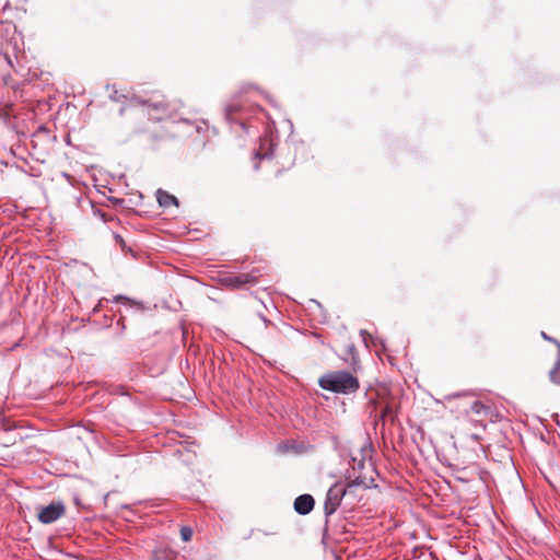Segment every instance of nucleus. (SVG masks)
Segmentation results:
<instances>
[{
  "label": "nucleus",
  "instance_id": "1",
  "mask_svg": "<svg viewBox=\"0 0 560 560\" xmlns=\"http://www.w3.org/2000/svg\"><path fill=\"white\" fill-rule=\"evenodd\" d=\"M318 385L325 390L348 395L359 389L360 382L358 377L350 372L332 371L320 376Z\"/></svg>",
  "mask_w": 560,
  "mask_h": 560
},
{
  "label": "nucleus",
  "instance_id": "2",
  "mask_svg": "<svg viewBox=\"0 0 560 560\" xmlns=\"http://www.w3.org/2000/svg\"><path fill=\"white\" fill-rule=\"evenodd\" d=\"M370 404L374 409H381L380 419L382 421H394L396 402L390 389L381 385L374 390V396L370 397Z\"/></svg>",
  "mask_w": 560,
  "mask_h": 560
},
{
  "label": "nucleus",
  "instance_id": "3",
  "mask_svg": "<svg viewBox=\"0 0 560 560\" xmlns=\"http://www.w3.org/2000/svg\"><path fill=\"white\" fill-rule=\"evenodd\" d=\"M492 415V406L489 401L475 400L469 408L465 410V416L469 418L474 425L486 428L485 420Z\"/></svg>",
  "mask_w": 560,
  "mask_h": 560
},
{
  "label": "nucleus",
  "instance_id": "4",
  "mask_svg": "<svg viewBox=\"0 0 560 560\" xmlns=\"http://www.w3.org/2000/svg\"><path fill=\"white\" fill-rule=\"evenodd\" d=\"M349 494V489L340 483L331 486L327 492L324 503V512L326 516L334 514L340 506L345 495Z\"/></svg>",
  "mask_w": 560,
  "mask_h": 560
},
{
  "label": "nucleus",
  "instance_id": "5",
  "mask_svg": "<svg viewBox=\"0 0 560 560\" xmlns=\"http://www.w3.org/2000/svg\"><path fill=\"white\" fill-rule=\"evenodd\" d=\"M259 275L257 270H253L248 273H237V275H229L221 279L223 285L229 287L231 289H243L248 284H256Z\"/></svg>",
  "mask_w": 560,
  "mask_h": 560
},
{
  "label": "nucleus",
  "instance_id": "6",
  "mask_svg": "<svg viewBox=\"0 0 560 560\" xmlns=\"http://www.w3.org/2000/svg\"><path fill=\"white\" fill-rule=\"evenodd\" d=\"M65 513V506L60 502H52L43 508L38 513V520L43 524H50L60 518Z\"/></svg>",
  "mask_w": 560,
  "mask_h": 560
},
{
  "label": "nucleus",
  "instance_id": "7",
  "mask_svg": "<svg viewBox=\"0 0 560 560\" xmlns=\"http://www.w3.org/2000/svg\"><path fill=\"white\" fill-rule=\"evenodd\" d=\"M294 510L300 515H306L312 512L315 500L311 494H301L294 500Z\"/></svg>",
  "mask_w": 560,
  "mask_h": 560
},
{
  "label": "nucleus",
  "instance_id": "8",
  "mask_svg": "<svg viewBox=\"0 0 560 560\" xmlns=\"http://www.w3.org/2000/svg\"><path fill=\"white\" fill-rule=\"evenodd\" d=\"M374 485V479L373 478H366V477H362V476H359L352 480H350L346 486L345 488H348L349 489V494L353 493V489L354 488H362V489H370L372 486Z\"/></svg>",
  "mask_w": 560,
  "mask_h": 560
},
{
  "label": "nucleus",
  "instance_id": "9",
  "mask_svg": "<svg viewBox=\"0 0 560 560\" xmlns=\"http://www.w3.org/2000/svg\"><path fill=\"white\" fill-rule=\"evenodd\" d=\"M156 197H158V201H159L160 206H162V207L168 208L173 205L178 206V201H177L176 197L168 194L167 191L159 189Z\"/></svg>",
  "mask_w": 560,
  "mask_h": 560
},
{
  "label": "nucleus",
  "instance_id": "10",
  "mask_svg": "<svg viewBox=\"0 0 560 560\" xmlns=\"http://www.w3.org/2000/svg\"><path fill=\"white\" fill-rule=\"evenodd\" d=\"M549 378L553 384L560 385V361H557L550 370Z\"/></svg>",
  "mask_w": 560,
  "mask_h": 560
},
{
  "label": "nucleus",
  "instance_id": "11",
  "mask_svg": "<svg viewBox=\"0 0 560 560\" xmlns=\"http://www.w3.org/2000/svg\"><path fill=\"white\" fill-rule=\"evenodd\" d=\"M152 560H173V556L166 550H158L153 553Z\"/></svg>",
  "mask_w": 560,
  "mask_h": 560
},
{
  "label": "nucleus",
  "instance_id": "12",
  "mask_svg": "<svg viewBox=\"0 0 560 560\" xmlns=\"http://www.w3.org/2000/svg\"><path fill=\"white\" fill-rule=\"evenodd\" d=\"M192 534H194L192 528L189 526H183L180 528V537L186 542L191 540Z\"/></svg>",
  "mask_w": 560,
  "mask_h": 560
},
{
  "label": "nucleus",
  "instance_id": "13",
  "mask_svg": "<svg viewBox=\"0 0 560 560\" xmlns=\"http://www.w3.org/2000/svg\"><path fill=\"white\" fill-rule=\"evenodd\" d=\"M153 107H154L155 109H165V108H166V104H165L164 102H159V103H155V104L153 105Z\"/></svg>",
  "mask_w": 560,
  "mask_h": 560
},
{
  "label": "nucleus",
  "instance_id": "14",
  "mask_svg": "<svg viewBox=\"0 0 560 560\" xmlns=\"http://www.w3.org/2000/svg\"><path fill=\"white\" fill-rule=\"evenodd\" d=\"M115 240H116V242H117L121 247H124V246H125V241H124V238H122L120 235L116 234V235H115Z\"/></svg>",
  "mask_w": 560,
  "mask_h": 560
},
{
  "label": "nucleus",
  "instance_id": "15",
  "mask_svg": "<svg viewBox=\"0 0 560 560\" xmlns=\"http://www.w3.org/2000/svg\"><path fill=\"white\" fill-rule=\"evenodd\" d=\"M541 336H542V338H544V339H546V340H549V341H553V342H556L553 339H551L550 337H548V335H546L545 332H541Z\"/></svg>",
  "mask_w": 560,
  "mask_h": 560
},
{
  "label": "nucleus",
  "instance_id": "16",
  "mask_svg": "<svg viewBox=\"0 0 560 560\" xmlns=\"http://www.w3.org/2000/svg\"><path fill=\"white\" fill-rule=\"evenodd\" d=\"M254 532H255V529H250V530L248 532V534H247L244 538H245V539L250 538V537L253 536Z\"/></svg>",
  "mask_w": 560,
  "mask_h": 560
},
{
  "label": "nucleus",
  "instance_id": "17",
  "mask_svg": "<svg viewBox=\"0 0 560 560\" xmlns=\"http://www.w3.org/2000/svg\"><path fill=\"white\" fill-rule=\"evenodd\" d=\"M147 104H149V106H153L154 104L150 103V101H147Z\"/></svg>",
  "mask_w": 560,
  "mask_h": 560
},
{
  "label": "nucleus",
  "instance_id": "18",
  "mask_svg": "<svg viewBox=\"0 0 560 560\" xmlns=\"http://www.w3.org/2000/svg\"><path fill=\"white\" fill-rule=\"evenodd\" d=\"M147 104H149V106H153L154 104L150 103V101H147Z\"/></svg>",
  "mask_w": 560,
  "mask_h": 560
},
{
  "label": "nucleus",
  "instance_id": "19",
  "mask_svg": "<svg viewBox=\"0 0 560 560\" xmlns=\"http://www.w3.org/2000/svg\"><path fill=\"white\" fill-rule=\"evenodd\" d=\"M557 345H558V347H559V349H560V343H559V342H557Z\"/></svg>",
  "mask_w": 560,
  "mask_h": 560
}]
</instances>
